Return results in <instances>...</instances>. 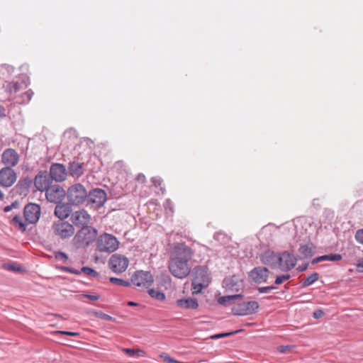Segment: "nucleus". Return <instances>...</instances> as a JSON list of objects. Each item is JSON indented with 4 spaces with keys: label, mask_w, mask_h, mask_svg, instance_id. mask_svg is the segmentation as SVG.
<instances>
[{
    "label": "nucleus",
    "mask_w": 363,
    "mask_h": 363,
    "mask_svg": "<svg viewBox=\"0 0 363 363\" xmlns=\"http://www.w3.org/2000/svg\"><path fill=\"white\" fill-rule=\"evenodd\" d=\"M128 305L130 306H137L138 303L135 302H133V301H128Z\"/></svg>",
    "instance_id": "nucleus-58"
},
{
    "label": "nucleus",
    "mask_w": 363,
    "mask_h": 363,
    "mask_svg": "<svg viewBox=\"0 0 363 363\" xmlns=\"http://www.w3.org/2000/svg\"><path fill=\"white\" fill-rule=\"evenodd\" d=\"M342 255L340 254H330V255H322L318 257H315L312 259L311 263L313 264H317L320 262L323 261H332V262H336L340 261L342 259Z\"/></svg>",
    "instance_id": "nucleus-28"
},
{
    "label": "nucleus",
    "mask_w": 363,
    "mask_h": 363,
    "mask_svg": "<svg viewBox=\"0 0 363 363\" xmlns=\"http://www.w3.org/2000/svg\"><path fill=\"white\" fill-rule=\"evenodd\" d=\"M323 311L317 310L313 312V318L318 319V318H321L323 316Z\"/></svg>",
    "instance_id": "nucleus-52"
},
{
    "label": "nucleus",
    "mask_w": 363,
    "mask_h": 363,
    "mask_svg": "<svg viewBox=\"0 0 363 363\" xmlns=\"http://www.w3.org/2000/svg\"><path fill=\"white\" fill-rule=\"evenodd\" d=\"M34 185L38 191H46L50 185V179L46 172L38 173L34 179Z\"/></svg>",
    "instance_id": "nucleus-22"
},
{
    "label": "nucleus",
    "mask_w": 363,
    "mask_h": 363,
    "mask_svg": "<svg viewBox=\"0 0 363 363\" xmlns=\"http://www.w3.org/2000/svg\"><path fill=\"white\" fill-rule=\"evenodd\" d=\"M17 175L12 167L8 166L0 170V185L4 187L11 186L16 181Z\"/></svg>",
    "instance_id": "nucleus-14"
},
{
    "label": "nucleus",
    "mask_w": 363,
    "mask_h": 363,
    "mask_svg": "<svg viewBox=\"0 0 363 363\" xmlns=\"http://www.w3.org/2000/svg\"><path fill=\"white\" fill-rule=\"evenodd\" d=\"M33 95V91L31 89H29L22 95V97L23 98V101L28 102L31 99Z\"/></svg>",
    "instance_id": "nucleus-43"
},
{
    "label": "nucleus",
    "mask_w": 363,
    "mask_h": 363,
    "mask_svg": "<svg viewBox=\"0 0 363 363\" xmlns=\"http://www.w3.org/2000/svg\"><path fill=\"white\" fill-rule=\"evenodd\" d=\"M83 296L91 301H97L99 299L100 296L98 294L92 295L89 294H84Z\"/></svg>",
    "instance_id": "nucleus-47"
},
{
    "label": "nucleus",
    "mask_w": 363,
    "mask_h": 363,
    "mask_svg": "<svg viewBox=\"0 0 363 363\" xmlns=\"http://www.w3.org/2000/svg\"><path fill=\"white\" fill-rule=\"evenodd\" d=\"M21 85L18 82H9L6 85V91L9 93H16L20 90Z\"/></svg>",
    "instance_id": "nucleus-34"
},
{
    "label": "nucleus",
    "mask_w": 363,
    "mask_h": 363,
    "mask_svg": "<svg viewBox=\"0 0 363 363\" xmlns=\"http://www.w3.org/2000/svg\"><path fill=\"white\" fill-rule=\"evenodd\" d=\"M23 214L27 222L34 224L40 218V207L36 203H30L24 207Z\"/></svg>",
    "instance_id": "nucleus-15"
},
{
    "label": "nucleus",
    "mask_w": 363,
    "mask_h": 363,
    "mask_svg": "<svg viewBox=\"0 0 363 363\" xmlns=\"http://www.w3.org/2000/svg\"><path fill=\"white\" fill-rule=\"evenodd\" d=\"M152 183L155 186H159L160 185V179L152 178Z\"/></svg>",
    "instance_id": "nucleus-54"
},
{
    "label": "nucleus",
    "mask_w": 363,
    "mask_h": 363,
    "mask_svg": "<svg viewBox=\"0 0 363 363\" xmlns=\"http://www.w3.org/2000/svg\"><path fill=\"white\" fill-rule=\"evenodd\" d=\"M118 245L117 238L108 233L101 235L96 241L97 250L101 252H113L118 248Z\"/></svg>",
    "instance_id": "nucleus-3"
},
{
    "label": "nucleus",
    "mask_w": 363,
    "mask_h": 363,
    "mask_svg": "<svg viewBox=\"0 0 363 363\" xmlns=\"http://www.w3.org/2000/svg\"><path fill=\"white\" fill-rule=\"evenodd\" d=\"M90 313L91 315H93L94 316L96 317V318H101L103 320H114L115 318H113L112 316L108 315V314H106L104 313V312L101 311H91L90 312Z\"/></svg>",
    "instance_id": "nucleus-35"
},
{
    "label": "nucleus",
    "mask_w": 363,
    "mask_h": 363,
    "mask_svg": "<svg viewBox=\"0 0 363 363\" xmlns=\"http://www.w3.org/2000/svg\"><path fill=\"white\" fill-rule=\"evenodd\" d=\"M269 270L264 267H256L248 273L249 279L255 284L266 283L267 281Z\"/></svg>",
    "instance_id": "nucleus-11"
},
{
    "label": "nucleus",
    "mask_w": 363,
    "mask_h": 363,
    "mask_svg": "<svg viewBox=\"0 0 363 363\" xmlns=\"http://www.w3.org/2000/svg\"><path fill=\"white\" fill-rule=\"evenodd\" d=\"M239 332H240V330H235V331H232V332H229V333H218V334L212 335L211 337V338L213 340H216V339H220V338H223V337H229L232 335L236 334Z\"/></svg>",
    "instance_id": "nucleus-38"
},
{
    "label": "nucleus",
    "mask_w": 363,
    "mask_h": 363,
    "mask_svg": "<svg viewBox=\"0 0 363 363\" xmlns=\"http://www.w3.org/2000/svg\"><path fill=\"white\" fill-rule=\"evenodd\" d=\"M275 289H277V287L274 286H262V287H259L257 289V291L259 294H265V293H269V291H271L272 290Z\"/></svg>",
    "instance_id": "nucleus-41"
},
{
    "label": "nucleus",
    "mask_w": 363,
    "mask_h": 363,
    "mask_svg": "<svg viewBox=\"0 0 363 363\" xmlns=\"http://www.w3.org/2000/svg\"><path fill=\"white\" fill-rule=\"evenodd\" d=\"M315 199H314V200L313 201V205H315Z\"/></svg>",
    "instance_id": "nucleus-61"
},
{
    "label": "nucleus",
    "mask_w": 363,
    "mask_h": 363,
    "mask_svg": "<svg viewBox=\"0 0 363 363\" xmlns=\"http://www.w3.org/2000/svg\"><path fill=\"white\" fill-rule=\"evenodd\" d=\"M123 351L130 357H133L135 354V350L131 348H124Z\"/></svg>",
    "instance_id": "nucleus-49"
},
{
    "label": "nucleus",
    "mask_w": 363,
    "mask_h": 363,
    "mask_svg": "<svg viewBox=\"0 0 363 363\" xmlns=\"http://www.w3.org/2000/svg\"><path fill=\"white\" fill-rule=\"evenodd\" d=\"M164 207L166 211L169 210V212L173 213V204L170 199H167L164 203Z\"/></svg>",
    "instance_id": "nucleus-44"
},
{
    "label": "nucleus",
    "mask_w": 363,
    "mask_h": 363,
    "mask_svg": "<svg viewBox=\"0 0 363 363\" xmlns=\"http://www.w3.org/2000/svg\"><path fill=\"white\" fill-rule=\"evenodd\" d=\"M242 296H243L242 294L221 296L218 298V303L223 306H227L228 303H229L230 301L240 299L242 298Z\"/></svg>",
    "instance_id": "nucleus-31"
},
{
    "label": "nucleus",
    "mask_w": 363,
    "mask_h": 363,
    "mask_svg": "<svg viewBox=\"0 0 363 363\" xmlns=\"http://www.w3.org/2000/svg\"><path fill=\"white\" fill-rule=\"evenodd\" d=\"M19 162L18 153L12 148H7L4 150L1 155V162L5 167H13L18 164Z\"/></svg>",
    "instance_id": "nucleus-16"
},
{
    "label": "nucleus",
    "mask_w": 363,
    "mask_h": 363,
    "mask_svg": "<svg viewBox=\"0 0 363 363\" xmlns=\"http://www.w3.org/2000/svg\"><path fill=\"white\" fill-rule=\"evenodd\" d=\"M67 175V169L62 164L53 163L50 167V176L55 182H62Z\"/></svg>",
    "instance_id": "nucleus-17"
},
{
    "label": "nucleus",
    "mask_w": 363,
    "mask_h": 363,
    "mask_svg": "<svg viewBox=\"0 0 363 363\" xmlns=\"http://www.w3.org/2000/svg\"><path fill=\"white\" fill-rule=\"evenodd\" d=\"M177 306L182 309H196L199 307V303L195 298H181L176 301Z\"/></svg>",
    "instance_id": "nucleus-25"
},
{
    "label": "nucleus",
    "mask_w": 363,
    "mask_h": 363,
    "mask_svg": "<svg viewBox=\"0 0 363 363\" xmlns=\"http://www.w3.org/2000/svg\"><path fill=\"white\" fill-rule=\"evenodd\" d=\"M135 354H137L138 356H143L144 354V351H143L141 350H138L135 351Z\"/></svg>",
    "instance_id": "nucleus-56"
},
{
    "label": "nucleus",
    "mask_w": 363,
    "mask_h": 363,
    "mask_svg": "<svg viewBox=\"0 0 363 363\" xmlns=\"http://www.w3.org/2000/svg\"><path fill=\"white\" fill-rule=\"evenodd\" d=\"M5 267L6 269L13 272H21L22 270L21 267L14 264H8Z\"/></svg>",
    "instance_id": "nucleus-45"
},
{
    "label": "nucleus",
    "mask_w": 363,
    "mask_h": 363,
    "mask_svg": "<svg viewBox=\"0 0 363 363\" xmlns=\"http://www.w3.org/2000/svg\"><path fill=\"white\" fill-rule=\"evenodd\" d=\"M60 269L62 272H69L75 275H79L82 272H83L85 274L94 278L99 277V274L96 271L89 267H83L79 270L66 266H62L60 267Z\"/></svg>",
    "instance_id": "nucleus-23"
},
{
    "label": "nucleus",
    "mask_w": 363,
    "mask_h": 363,
    "mask_svg": "<svg viewBox=\"0 0 363 363\" xmlns=\"http://www.w3.org/2000/svg\"><path fill=\"white\" fill-rule=\"evenodd\" d=\"M138 179L141 180L143 182L145 180V177L144 175H138Z\"/></svg>",
    "instance_id": "nucleus-57"
},
{
    "label": "nucleus",
    "mask_w": 363,
    "mask_h": 363,
    "mask_svg": "<svg viewBox=\"0 0 363 363\" xmlns=\"http://www.w3.org/2000/svg\"><path fill=\"white\" fill-rule=\"evenodd\" d=\"M168 269L170 273L176 278L184 279L189 276L191 267L188 262L182 261L178 258H171L169 260Z\"/></svg>",
    "instance_id": "nucleus-2"
},
{
    "label": "nucleus",
    "mask_w": 363,
    "mask_h": 363,
    "mask_svg": "<svg viewBox=\"0 0 363 363\" xmlns=\"http://www.w3.org/2000/svg\"><path fill=\"white\" fill-rule=\"evenodd\" d=\"M67 196L69 202L72 205L82 203L88 196L85 187L78 183L72 185L67 190Z\"/></svg>",
    "instance_id": "nucleus-4"
},
{
    "label": "nucleus",
    "mask_w": 363,
    "mask_h": 363,
    "mask_svg": "<svg viewBox=\"0 0 363 363\" xmlns=\"http://www.w3.org/2000/svg\"><path fill=\"white\" fill-rule=\"evenodd\" d=\"M223 284L227 290L233 291H238L244 287L242 279L237 275L225 278Z\"/></svg>",
    "instance_id": "nucleus-18"
},
{
    "label": "nucleus",
    "mask_w": 363,
    "mask_h": 363,
    "mask_svg": "<svg viewBox=\"0 0 363 363\" xmlns=\"http://www.w3.org/2000/svg\"><path fill=\"white\" fill-rule=\"evenodd\" d=\"M297 258L288 251L280 253L279 268L283 272H288L292 269L296 264Z\"/></svg>",
    "instance_id": "nucleus-13"
},
{
    "label": "nucleus",
    "mask_w": 363,
    "mask_h": 363,
    "mask_svg": "<svg viewBox=\"0 0 363 363\" xmlns=\"http://www.w3.org/2000/svg\"><path fill=\"white\" fill-rule=\"evenodd\" d=\"M319 274L314 272L301 281L302 287H307L315 283L319 279Z\"/></svg>",
    "instance_id": "nucleus-29"
},
{
    "label": "nucleus",
    "mask_w": 363,
    "mask_h": 363,
    "mask_svg": "<svg viewBox=\"0 0 363 363\" xmlns=\"http://www.w3.org/2000/svg\"><path fill=\"white\" fill-rule=\"evenodd\" d=\"M3 194L1 193V191H0V198L2 197Z\"/></svg>",
    "instance_id": "nucleus-60"
},
{
    "label": "nucleus",
    "mask_w": 363,
    "mask_h": 363,
    "mask_svg": "<svg viewBox=\"0 0 363 363\" xmlns=\"http://www.w3.org/2000/svg\"><path fill=\"white\" fill-rule=\"evenodd\" d=\"M355 239L356 240L363 245V229L358 230L355 233Z\"/></svg>",
    "instance_id": "nucleus-42"
},
{
    "label": "nucleus",
    "mask_w": 363,
    "mask_h": 363,
    "mask_svg": "<svg viewBox=\"0 0 363 363\" xmlns=\"http://www.w3.org/2000/svg\"><path fill=\"white\" fill-rule=\"evenodd\" d=\"M45 196L49 202L58 203L65 196V191L62 187L58 184L51 185L45 191Z\"/></svg>",
    "instance_id": "nucleus-12"
},
{
    "label": "nucleus",
    "mask_w": 363,
    "mask_h": 363,
    "mask_svg": "<svg viewBox=\"0 0 363 363\" xmlns=\"http://www.w3.org/2000/svg\"><path fill=\"white\" fill-rule=\"evenodd\" d=\"M71 220L76 226L88 225L90 221L89 214L84 209L77 211L71 215Z\"/></svg>",
    "instance_id": "nucleus-21"
},
{
    "label": "nucleus",
    "mask_w": 363,
    "mask_h": 363,
    "mask_svg": "<svg viewBox=\"0 0 363 363\" xmlns=\"http://www.w3.org/2000/svg\"><path fill=\"white\" fill-rule=\"evenodd\" d=\"M96 236V229L89 225H85L75 234L72 242L77 248L84 247L92 243Z\"/></svg>",
    "instance_id": "nucleus-1"
},
{
    "label": "nucleus",
    "mask_w": 363,
    "mask_h": 363,
    "mask_svg": "<svg viewBox=\"0 0 363 363\" xmlns=\"http://www.w3.org/2000/svg\"><path fill=\"white\" fill-rule=\"evenodd\" d=\"M260 260L262 264L269 266L272 268L279 267L280 253H275L274 251L267 250L261 255Z\"/></svg>",
    "instance_id": "nucleus-19"
},
{
    "label": "nucleus",
    "mask_w": 363,
    "mask_h": 363,
    "mask_svg": "<svg viewBox=\"0 0 363 363\" xmlns=\"http://www.w3.org/2000/svg\"><path fill=\"white\" fill-rule=\"evenodd\" d=\"M56 333H57L67 335H69V336H73V337H76V336L79 335V333H76V332L61 331V330H60V331H57Z\"/></svg>",
    "instance_id": "nucleus-48"
},
{
    "label": "nucleus",
    "mask_w": 363,
    "mask_h": 363,
    "mask_svg": "<svg viewBox=\"0 0 363 363\" xmlns=\"http://www.w3.org/2000/svg\"><path fill=\"white\" fill-rule=\"evenodd\" d=\"M298 259L301 260L308 259L314 255L313 245H301L298 250Z\"/></svg>",
    "instance_id": "nucleus-26"
},
{
    "label": "nucleus",
    "mask_w": 363,
    "mask_h": 363,
    "mask_svg": "<svg viewBox=\"0 0 363 363\" xmlns=\"http://www.w3.org/2000/svg\"><path fill=\"white\" fill-rule=\"evenodd\" d=\"M194 279L193 281L195 283H201L206 285L209 284L211 281V279L209 274L208 273V269L204 266H198L196 267L194 269Z\"/></svg>",
    "instance_id": "nucleus-20"
},
{
    "label": "nucleus",
    "mask_w": 363,
    "mask_h": 363,
    "mask_svg": "<svg viewBox=\"0 0 363 363\" xmlns=\"http://www.w3.org/2000/svg\"><path fill=\"white\" fill-rule=\"evenodd\" d=\"M54 233L62 239L69 238L74 233L72 225L68 222L58 221L52 225Z\"/></svg>",
    "instance_id": "nucleus-10"
},
{
    "label": "nucleus",
    "mask_w": 363,
    "mask_h": 363,
    "mask_svg": "<svg viewBox=\"0 0 363 363\" xmlns=\"http://www.w3.org/2000/svg\"><path fill=\"white\" fill-rule=\"evenodd\" d=\"M109 281L118 286H130L131 281L123 280L122 279L116 278V277H110Z\"/></svg>",
    "instance_id": "nucleus-36"
},
{
    "label": "nucleus",
    "mask_w": 363,
    "mask_h": 363,
    "mask_svg": "<svg viewBox=\"0 0 363 363\" xmlns=\"http://www.w3.org/2000/svg\"><path fill=\"white\" fill-rule=\"evenodd\" d=\"M194 254V250L184 242H174L172 245L171 258H178L189 262Z\"/></svg>",
    "instance_id": "nucleus-5"
},
{
    "label": "nucleus",
    "mask_w": 363,
    "mask_h": 363,
    "mask_svg": "<svg viewBox=\"0 0 363 363\" xmlns=\"http://www.w3.org/2000/svg\"><path fill=\"white\" fill-rule=\"evenodd\" d=\"M220 235H221V233H215V234H214L213 238H214V239L218 240V237H219Z\"/></svg>",
    "instance_id": "nucleus-59"
},
{
    "label": "nucleus",
    "mask_w": 363,
    "mask_h": 363,
    "mask_svg": "<svg viewBox=\"0 0 363 363\" xmlns=\"http://www.w3.org/2000/svg\"><path fill=\"white\" fill-rule=\"evenodd\" d=\"M154 281L153 276L149 272L136 271L131 277V283L140 287L148 288Z\"/></svg>",
    "instance_id": "nucleus-9"
},
{
    "label": "nucleus",
    "mask_w": 363,
    "mask_h": 363,
    "mask_svg": "<svg viewBox=\"0 0 363 363\" xmlns=\"http://www.w3.org/2000/svg\"><path fill=\"white\" fill-rule=\"evenodd\" d=\"M71 211V207L68 203H60L55 206L54 213L60 220H64L69 217Z\"/></svg>",
    "instance_id": "nucleus-24"
},
{
    "label": "nucleus",
    "mask_w": 363,
    "mask_h": 363,
    "mask_svg": "<svg viewBox=\"0 0 363 363\" xmlns=\"http://www.w3.org/2000/svg\"><path fill=\"white\" fill-rule=\"evenodd\" d=\"M18 206H19V203L17 201H14L11 205L5 206L4 208V211L5 212H9L11 209L18 208Z\"/></svg>",
    "instance_id": "nucleus-46"
},
{
    "label": "nucleus",
    "mask_w": 363,
    "mask_h": 363,
    "mask_svg": "<svg viewBox=\"0 0 363 363\" xmlns=\"http://www.w3.org/2000/svg\"><path fill=\"white\" fill-rule=\"evenodd\" d=\"M259 306L257 301H243L232 308V312L236 315H249L257 313Z\"/></svg>",
    "instance_id": "nucleus-7"
},
{
    "label": "nucleus",
    "mask_w": 363,
    "mask_h": 363,
    "mask_svg": "<svg viewBox=\"0 0 363 363\" xmlns=\"http://www.w3.org/2000/svg\"><path fill=\"white\" fill-rule=\"evenodd\" d=\"M6 116V109L0 104V118Z\"/></svg>",
    "instance_id": "nucleus-53"
},
{
    "label": "nucleus",
    "mask_w": 363,
    "mask_h": 363,
    "mask_svg": "<svg viewBox=\"0 0 363 363\" xmlns=\"http://www.w3.org/2000/svg\"><path fill=\"white\" fill-rule=\"evenodd\" d=\"M147 293L150 297H152V298H155L157 301H164L166 298V296L163 292H162L160 291L155 290L154 289H148Z\"/></svg>",
    "instance_id": "nucleus-32"
},
{
    "label": "nucleus",
    "mask_w": 363,
    "mask_h": 363,
    "mask_svg": "<svg viewBox=\"0 0 363 363\" xmlns=\"http://www.w3.org/2000/svg\"><path fill=\"white\" fill-rule=\"evenodd\" d=\"M290 278L291 275L289 274L277 276L275 279L274 284L277 285L281 284L284 281L289 280Z\"/></svg>",
    "instance_id": "nucleus-39"
},
{
    "label": "nucleus",
    "mask_w": 363,
    "mask_h": 363,
    "mask_svg": "<svg viewBox=\"0 0 363 363\" xmlns=\"http://www.w3.org/2000/svg\"><path fill=\"white\" fill-rule=\"evenodd\" d=\"M288 348H289L288 346H281L279 347V352L281 353H285L286 352V350H288Z\"/></svg>",
    "instance_id": "nucleus-55"
},
{
    "label": "nucleus",
    "mask_w": 363,
    "mask_h": 363,
    "mask_svg": "<svg viewBox=\"0 0 363 363\" xmlns=\"http://www.w3.org/2000/svg\"><path fill=\"white\" fill-rule=\"evenodd\" d=\"M88 204L94 208H99L106 201V193L101 189H94L89 191L86 198Z\"/></svg>",
    "instance_id": "nucleus-8"
},
{
    "label": "nucleus",
    "mask_w": 363,
    "mask_h": 363,
    "mask_svg": "<svg viewBox=\"0 0 363 363\" xmlns=\"http://www.w3.org/2000/svg\"><path fill=\"white\" fill-rule=\"evenodd\" d=\"M11 221H12V223L15 226H18V229L21 231H22V232L26 231L27 225L22 220V218H21V216L16 215L12 218Z\"/></svg>",
    "instance_id": "nucleus-33"
},
{
    "label": "nucleus",
    "mask_w": 363,
    "mask_h": 363,
    "mask_svg": "<svg viewBox=\"0 0 363 363\" xmlns=\"http://www.w3.org/2000/svg\"><path fill=\"white\" fill-rule=\"evenodd\" d=\"M110 269L116 274L124 272L129 265L128 259L121 254L112 255L108 262Z\"/></svg>",
    "instance_id": "nucleus-6"
},
{
    "label": "nucleus",
    "mask_w": 363,
    "mask_h": 363,
    "mask_svg": "<svg viewBox=\"0 0 363 363\" xmlns=\"http://www.w3.org/2000/svg\"><path fill=\"white\" fill-rule=\"evenodd\" d=\"M32 184H33L32 179L30 177H25L23 179H21L18 181L17 186L21 189V190L22 191H28V189L32 185Z\"/></svg>",
    "instance_id": "nucleus-30"
},
{
    "label": "nucleus",
    "mask_w": 363,
    "mask_h": 363,
    "mask_svg": "<svg viewBox=\"0 0 363 363\" xmlns=\"http://www.w3.org/2000/svg\"><path fill=\"white\" fill-rule=\"evenodd\" d=\"M55 258L58 260H62L66 262L68 260V255L63 252H56L55 253Z\"/></svg>",
    "instance_id": "nucleus-40"
},
{
    "label": "nucleus",
    "mask_w": 363,
    "mask_h": 363,
    "mask_svg": "<svg viewBox=\"0 0 363 363\" xmlns=\"http://www.w3.org/2000/svg\"><path fill=\"white\" fill-rule=\"evenodd\" d=\"M308 266H309L308 263H305L303 264L299 265L296 268V270L298 271V272H304V271H306L308 268Z\"/></svg>",
    "instance_id": "nucleus-51"
},
{
    "label": "nucleus",
    "mask_w": 363,
    "mask_h": 363,
    "mask_svg": "<svg viewBox=\"0 0 363 363\" xmlns=\"http://www.w3.org/2000/svg\"><path fill=\"white\" fill-rule=\"evenodd\" d=\"M356 267L359 272H363V258L358 260Z\"/></svg>",
    "instance_id": "nucleus-50"
},
{
    "label": "nucleus",
    "mask_w": 363,
    "mask_h": 363,
    "mask_svg": "<svg viewBox=\"0 0 363 363\" xmlns=\"http://www.w3.org/2000/svg\"><path fill=\"white\" fill-rule=\"evenodd\" d=\"M191 285H192L191 290H192L193 294H198L201 293L203 288H206L208 286V285H206L204 284H201L200 282L195 283L193 281H191Z\"/></svg>",
    "instance_id": "nucleus-37"
},
{
    "label": "nucleus",
    "mask_w": 363,
    "mask_h": 363,
    "mask_svg": "<svg viewBox=\"0 0 363 363\" xmlns=\"http://www.w3.org/2000/svg\"><path fill=\"white\" fill-rule=\"evenodd\" d=\"M68 171L72 177L78 178L83 174V164L77 162H70L69 164Z\"/></svg>",
    "instance_id": "nucleus-27"
}]
</instances>
